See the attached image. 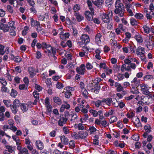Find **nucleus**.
Listing matches in <instances>:
<instances>
[{"label": "nucleus", "instance_id": "8fccbe9b", "mask_svg": "<svg viewBox=\"0 0 154 154\" xmlns=\"http://www.w3.org/2000/svg\"><path fill=\"white\" fill-rule=\"evenodd\" d=\"M101 125L104 128H106V126L108 125L109 123H107L106 120H104L101 121Z\"/></svg>", "mask_w": 154, "mask_h": 154}, {"label": "nucleus", "instance_id": "7c9ffc66", "mask_svg": "<svg viewBox=\"0 0 154 154\" xmlns=\"http://www.w3.org/2000/svg\"><path fill=\"white\" fill-rule=\"evenodd\" d=\"M28 86L25 84L20 85L19 88L20 90H27Z\"/></svg>", "mask_w": 154, "mask_h": 154}, {"label": "nucleus", "instance_id": "0eeeda50", "mask_svg": "<svg viewBox=\"0 0 154 154\" xmlns=\"http://www.w3.org/2000/svg\"><path fill=\"white\" fill-rule=\"evenodd\" d=\"M140 87L143 94L145 95L149 94V89L148 85L142 84L140 85Z\"/></svg>", "mask_w": 154, "mask_h": 154}, {"label": "nucleus", "instance_id": "ddd939ff", "mask_svg": "<svg viewBox=\"0 0 154 154\" xmlns=\"http://www.w3.org/2000/svg\"><path fill=\"white\" fill-rule=\"evenodd\" d=\"M30 20V24L31 25L32 27L33 26H38L40 25V23L35 20H34L32 18H31Z\"/></svg>", "mask_w": 154, "mask_h": 154}, {"label": "nucleus", "instance_id": "a18cd8bd", "mask_svg": "<svg viewBox=\"0 0 154 154\" xmlns=\"http://www.w3.org/2000/svg\"><path fill=\"white\" fill-rule=\"evenodd\" d=\"M143 28V29L144 31L147 34L149 33L150 29L146 25L144 26Z\"/></svg>", "mask_w": 154, "mask_h": 154}, {"label": "nucleus", "instance_id": "bf43d9fd", "mask_svg": "<svg viewBox=\"0 0 154 154\" xmlns=\"http://www.w3.org/2000/svg\"><path fill=\"white\" fill-rule=\"evenodd\" d=\"M131 138L136 141H137L139 140V136L136 134H134L132 136Z\"/></svg>", "mask_w": 154, "mask_h": 154}, {"label": "nucleus", "instance_id": "680f3d73", "mask_svg": "<svg viewBox=\"0 0 154 154\" xmlns=\"http://www.w3.org/2000/svg\"><path fill=\"white\" fill-rule=\"evenodd\" d=\"M69 144L70 147L71 148H73L75 146L74 141L73 140H71L69 142Z\"/></svg>", "mask_w": 154, "mask_h": 154}, {"label": "nucleus", "instance_id": "13d9d810", "mask_svg": "<svg viewBox=\"0 0 154 154\" xmlns=\"http://www.w3.org/2000/svg\"><path fill=\"white\" fill-rule=\"evenodd\" d=\"M63 84L60 82H58L57 84L56 85V87L59 89H60L62 88L63 87Z\"/></svg>", "mask_w": 154, "mask_h": 154}, {"label": "nucleus", "instance_id": "2eb2a0df", "mask_svg": "<svg viewBox=\"0 0 154 154\" xmlns=\"http://www.w3.org/2000/svg\"><path fill=\"white\" fill-rule=\"evenodd\" d=\"M74 14L78 21L80 22L83 20L84 17L80 14L79 12L75 13Z\"/></svg>", "mask_w": 154, "mask_h": 154}, {"label": "nucleus", "instance_id": "5701e85b", "mask_svg": "<svg viewBox=\"0 0 154 154\" xmlns=\"http://www.w3.org/2000/svg\"><path fill=\"white\" fill-rule=\"evenodd\" d=\"M102 101L103 102L106 103L107 105L110 106L112 102V99L110 98H108L106 99L104 98L103 99Z\"/></svg>", "mask_w": 154, "mask_h": 154}, {"label": "nucleus", "instance_id": "864d4df0", "mask_svg": "<svg viewBox=\"0 0 154 154\" xmlns=\"http://www.w3.org/2000/svg\"><path fill=\"white\" fill-rule=\"evenodd\" d=\"M34 97L35 98L38 99H39V93L37 91H34L33 93Z\"/></svg>", "mask_w": 154, "mask_h": 154}, {"label": "nucleus", "instance_id": "0e129e2a", "mask_svg": "<svg viewBox=\"0 0 154 154\" xmlns=\"http://www.w3.org/2000/svg\"><path fill=\"white\" fill-rule=\"evenodd\" d=\"M20 152L21 153H24L25 154H29L28 153V150L26 148H24L20 150Z\"/></svg>", "mask_w": 154, "mask_h": 154}, {"label": "nucleus", "instance_id": "412c9836", "mask_svg": "<svg viewBox=\"0 0 154 154\" xmlns=\"http://www.w3.org/2000/svg\"><path fill=\"white\" fill-rule=\"evenodd\" d=\"M37 146L38 149L41 150L44 148L43 143L40 140L36 141Z\"/></svg>", "mask_w": 154, "mask_h": 154}, {"label": "nucleus", "instance_id": "b1692460", "mask_svg": "<svg viewBox=\"0 0 154 154\" xmlns=\"http://www.w3.org/2000/svg\"><path fill=\"white\" fill-rule=\"evenodd\" d=\"M0 28L3 30L4 32H6L8 31L9 29L8 25L6 24L4 25H1V26L0 27Z\"/></svg>", "mask_w": 154, "mask_h": 154}, {"label": "nucleus", "instance_id": "79ce46f5", "mask_svg": "<svg viewBox=\"0 0 154 154\" xmlns=\"http://www.w3.org/2000/svg\"><path fill=\"white\" fill-rule=\"evenodd\" d=\"M45 82L46 84L47 85L48 87L51 88L52 87L51 82V79H47L45 81Z\"/></svg>", "mask_w": 154, "mask_h": 154}, {"label": "nucleus", "instance_id": "393cba45", "mask_svg": "<svg viewBox=\"0 0 154 154\" xmlns=\"http://www.w3.org/2000/svg\"><path fill=\"white\" fill-rule=\"evenodd\" d=\"M21 109L23 111H26L28 109V105L25 103H22L20 106Z\"/></svg>", "mask_w": 154, "mask_h": 154}, {"label": "nucleus", "instance_id": "4c0bfd02", "mask_svg": "<svg viewBox=\"0 0 154 154\" xmlns=\"http://www.w3.org/2000/svg\"><path fill=\"white\" fill-rule=\"evenodd\" d=\"M80 6L78 4L75 5L73 7V10L74 11V13H78V11L80 9Z\"/></svg>", "mask_w": 154, "mask_h": 154}, {"label": "nucleus", "instance_id": "dca6fc26", "mask_svg": "<svg viewBox=\"0 0 154 154\" xmlns=\"http://www.w3.org/2000/svg\"><path fill=\"white\" fill-rule=\"evenodd\" d=\"M54 102L58 105H61L62 101L61 99L58 97H54L53 98Z\"/></svg>", "mask_w": 154, "mask_h": 154}, {"label": "nucleus", "instance_id": "58836bf2", "mask_svg": "<svg viewBox=\"0 0 154 154\" xmlns=\"http://www.w3.org/2000/svg\"><path fill=\"white\" fill-rule=\"evenodd\" d=\"M102 102H103L102 100H99L96 101L94 102V105L95 106V107H99L101 105Z\"/></svg>", "mask_w": 154, "mask_h": 154}, {"label": "nucleus", "instance_id": "37998d69", "mask_svg": "<svg viewBox=\"0 0 154 154\" xmlns=\"http://www.w3.org/2000/svg\"><path fill=\"white\" fill-rule=\"evenodd\" d=\"M89 112L92 114L93 116L94 117H97L98 116L97 111L94 109H91Z\"/></svg>", "mask_w": 154, "mask_h": 154}, {"label": "nucleus", "instance_id": "7ed1b4c3", "mask_svg": "<svg viewBox=\"0 0 154 154\" xmlns=\"http://www.w3.org/2000/svg\"><path fill=\"white\" fill-rule=\"evenodd\" d=\"M76 70L79 74L83 75L86 71L85 65L81 64L79 67L76 68Z\"/></svg>", "mask_w": 154, "mask_h": 154}, {"label": "nucleus", "instance_id": "4d7b16f0", "mask_svg": "<svg viewBox=\"0 0 154 154\" xmlns=\"http://www.w3.org/2000/svg\"><path fill=\"white\" fill-rule=\"evenodd\" d=\"M72 34L74 36H76L78 34V31L77 30L73 27L72 28Z\"/></svg>", "mask_w": 154, "mask_h": 154}, {"label": "nucleus", "instance_id": "de8ad7c7", "mask_svg": "<svg viewBox=\"0 0 154 154\" xmlns=\"http://www.w3.org/2000/svg\"><path fill=\"white\" fill-rule=\"evenodd\" d=\"M5 135H6L7 136L10 137L9 136L7 135L4 131L0 129V142L2 137Z\"/></svg>", "mask_w": 154, "mask_h": 154}, {"label": "nucleus", "instance_id": "a19ab883", "mask_svg": "<svg viewBox=\"0 0 154 154\" xmlns=\"http://www.w3.org/2000/svg\"><path fill=\"white\" fill-rule=\"evenodd\" d=\"M17 94V91L15 90L12 89L11 93V95L13 97H15Z\"/></svg>", "mask_w": 154, "mask_h": 154}, {"label": "nucleus", "instance_id": "f8f14e48", "mask_svg": "<svg viewBox=\"0 0 154 154\" xmlns=\"http://www.w3.org/2000/svg\"><path fill=\"white\" fill-rule=\"evenodd\" d=\"M67 118L64 117H61L58 121V124L60 126H62L67 121Z\"/></svg>", "mask_w": 154, "mask_h": 154}, {"label": "nucleus", "instance_id": "6ab92c4d", "mask_svg": "<svg viewBox=\"0 0 154 154\" xmlns=\"http://www.w3.org/2000/svg\"><path fill=\"white\" fill-rule=\"evenodd\" d=\"M60 138L62 143L65 145L68 144V140L67 137L64 135H62L60 136Z\"/></svg>", "mask_w": 154, "mask_h": 154}, {"label": "nucleus", "instance_id": "72a5a7b5", "mask_svg": "<svg viewBox=\"0 0 154 154\" xmlns=\"http://www.w3.org/2000/svg\"><path fill=\"white\" fill-rule=\"evenodd\" d=\"M102 36L101 35L98 33L97 34L95 35V40L96 42H98L99 41L101 42L100 38Z\"/></svg>", "mask_w": 154, "mask_h": 154}, {"label": "nucleus", "instance_id": "49530a36", "mask_svg": "<svg viewBox=\"0 0 154 154\" xmlns=\"http://www.w3.org/2000/svg\"><path fill=\"white\" fill-rule=\"evenodd\" d=\"M3 103L8 107L11 105V103L10 102V101L7 100H4Z\"/></svg>", "mask_w": 154, "mask_h": 154}, {"label": "nucleus", "instance_id": "f257e3e1", "mask_svg": "<svg viewBox=\"0 0 154 154\" xmlns=\"http://www.w3.org/2000/svg\"><path fill=\"white\" fill-rule=\"evenodd\" d=\"M113 16V13L111 11H109L108 14L103 13L101 15V19L104 23H108L110 21V18Z\"/></svg>", "mask_w": 154, "mask_h": 154}, {"label": "nucleus", "instance_id": "473e14b6", "mask_svg": "<svg viewBox=\"0 0 154 154\" xmlns=\"http://www.w3.org/2000/svg\"><path fill=\"white\" fill-rule=\"evenodd\" d=\"M117 120V118L115 116H112L110 118L109 121H110V123H114L116 122Z\"/></svg>", "mask_w": 154, "mask_h": 154}, {"label": "nucleus", "instance_id": "338daca9", "mask_svg": "<svg viewBox=\"0 0 154 154\" xmlns=\"http://www.w3.org/2000/svg\"><path fill=\"white\" fill-rule=\"evenodd\" d=\"M37 43V40L36 39H34L33 41L31 43V47L34 48L36 44Z\"/></svg>", "mask_w": 154, "mask_h": 154}, {"label": "nucleus", "instance_id": "603ef678", "mask_svg": "<svg viewBox=\"0 0 154 154\" xmlns=\"http://www.w3.org/2000/svg\"><path fill=\"white\" fill-rule=\"evenodd\" d=\"M64 94L65 97L67 98H69L70 96L72 95L71 92H69L66 91L65 93Z\"/></svg>", "mask_w": 154, "mask_h": 154}, {"label": "nucleus", "instance_id": "c756f323", "mask_svg": "<svg viewBox=\"0 0 154 154\" xmlns=\"http://www.w3.org/2000/svg\"><path fill=\"white\" fill-rule=\"evenodd\" d=\"M8 24L9 25L8 27L10 29H15V27L14 26V21H11L9 22Z\"/></svg>", "mask_w": 154, "mask_h": 154}, {"label": "nucleus", "instance_id": "c03bdc74", "mask_svg": "<svg viewBox=\"0 0 154 154\" xmlns=\"http://www.w3.org/2000/svg\"><path fill=\"white\" fill-rule=\"evenodd\" d=\"M151 127L149 125H147L144 127V129L148 133H149L151 131Z\"/></svg>", "mask_w": 154, "mask_h": 154}, {"label": "nucleus", "instance_id": "4be33fe9", "mask_svg": "<svg viewBox=\"0 0 154 154\" xmlns=\"http://www.w3.org/2000/svg\"><path fill=\"white\" fill-rule=\"evenodd\" d=\"M28 71L29 73L32 76H34L35 75V71L34 68L32 67H30L28 68Z\"/></svg>", "mask_w": 154, "mask_h": 154}, {"label": "nucleus", "instance_id": "3c124183", "mask_svg": "<svg viewBox=\"0 0 154 154\" xmlns=\"http://www.w3.org/2000/svg\"><path fill=\"white\" fill-rule=\"evenodd\" d=\"M117 78L119 81H121L124 78V76L123 74L119 73L117 76Z\"/></svg>", "mask_w": 154, "mask_h": 154}, {"label": "nucleus", "instance_id": "2f4dec72", "mask_svg": "<svg viewBox=\"0 0 154 154\" xmlns=\"http://www.w3.org/2000/svg\"><path fill=\"white\" fill-rule=\"evenodd\" d=\"M89 130L90 131V134H92L97 131L96 128L94 126H91L89 127Z\"/></svg>", "mask_w": 154, "mask_h": 154}, {"label": "nucleus", "instance_id": "c9c22d12", "mask_svg": "<svg viewBox=\"0 0 154 154\" xmlns=\"http://www.w3.org/2000/svg\"><path fill=\"white\" fill-rule=\"evenodd\" d=\"M10 106L12 112L14 114H16L18 111L17 107L14 106L13 105H11Z\"/></svg>", "mask_w": 154, "mask_h": 154}, {"label": "nucleus", "instance_id": "423d86ee", "mask_svg": "<svg viewBox=\"0 0 154 154\" xmlns=\"http://www.w3.org/2000/svg\"><path fill=\"white\" fill-rule=\"evenodd\" d=\"M115 86L116 88V90L118 92L122 91V94L125 95L126 93V92L124 90L123 87L121 84L118 82H116L115 83Z\"/></svg>", "mask_w": 154, "mask_h": 154}, {"label": "nucleus", "instance_id": "f3484780", "mask_svg": "<svg viewBox=\"0 0 154 154\" xmlns=\"http://www.w3.org/2000/svg\"><path fill=\"white\" fill-rule=\"evenodd\" d=\"M115 5L116 8L124 7L123 4L120 0H117L116 1Z\"/></svg>", "mask_w": 154, "mask_h": 154}, {"label": "nucleus", "instance_id": "6e6552de", "mask_svg": "<svg viewBox=\"0 0 154 154\" xmlns=\"http://www.w3.org/2000/svg\"><path fill=\"white\" fill-rule=\"evenodd\" d=\"M139 86H137L133 85H131L130 87V92L134 94H139V91L138 87Z\"/></svg>", "mask_w": 154, "mask_h": 154}, {"label": "nucleus", "instance_id": "a878e982", "mask_svg": "<svg viewBox=\"0 0 154 154\" xmlns=\"http://www.w3.org/2000/svg\"><path fill=\"white\" fill-rule=\"evenodd\" d=\"M6 149L7 150H5V151L4 152V154L7 153V154H9L8 153L7 151L10 153H12L14 152L13 149H12V148L11 146H6Z\"/></svg>", "mask_w": 154, "mask_h": 154}, {"label": "nucleus", "instance_id": "774afa93", "mask_svg": "<svg viewBox=\"0 0 154 154\" xmlns=\"http://www.w3.org/2000/svg\"><path fill=\"white\" fill-rule=\"evenodd\" d=\"M7 8L8 9V11L11 14L13 13V9L11 7L10 5H8L7 6Z\"/></svg>", "mask_w": 154, "mask_h": 154}, {"label": "nucleus", "instance_id": "ea45409f", "mask_svg": "<svg viewBox=\"0 0 154 154\" xmlns=\"http://www.w3.org/2000/svg\"><path fill=\"white\" fill-rule=\"evenodd\" d=\"M0 83L2 84V86L6 85L7 84L5 79L3 77L0 78Z\"/></svg>", "mask_w": 154, "mask_h": 154}, {"label": "nucleus", "instance_id": "aec40b11", "mask_svg": "<svg viewBox=\"0 0 154 154\" xmlns=\"http://www.w3.org/2000/svg\"><path fill=\"white\" fill-rule=\"evenodd\" d=\"M1 91L3 93H8L10 91V90L6 86V85H3L1 87Z\"/></svg>", "mask_w": 154, "mask_h": 154}, {"label": "nucleus", "instance_id": "09e8293b", "mask_svg": "<svg viewBox=\"0 0 154 154\" xmlns=\"http://www.w3.org/2000/svg\"><path fill=\"white\" fill-rule=\"evenodd\" d=\"M82 91L83 96L85 97H86L88 94V92L86 90L85 88H83L82 90Z\"/></svg>", "mask_w": 154, "mask_h": 154}, {"label": "nucleus", "instance_id": "20e7f679", "mask_svg": "<svg viewBox=\"0 0 154 154\" xmlns=\"http://www.w3.org/2000/svg\"><path fill=\"white\" fill-rule=\"evenodd\" d=\"M125 11L124 7L116 8L114 11L115 13L116 14H118L120 17L124 16Z\"/></svg>", "mask_w": 154, "mask_h": 154}, {"label": "nucleus", "instance_id": "69168bd1", "mask_svg": "<svg viewBox=\"0 0 154 154\" xmlns=\"http://www.w3.org/2000/svg\"><path fill=\"white\" fill-rule=\"evenodd\" d=\"M63 131L65 134H67L69 133V131L67 127H64L63 128Z\"/></svg>", "mask_w": 154, "mask_h": 154}, {"label": "nucleus", "instance_id": "e2e57ef3", "mask_svg": "<svg viewBox=\"0 0 154 154\" xmlns=\"http://www.w3.org/2000/svg\"><path fill=\"white\" fill-rule=\"evenodd\" d=\"M71 136L72 137H74L76 139H77L79 138V135H78V134H77L75 132L72 133L71 134Z\"/></svg>", "mask_w": 154, "mask_h": 154}, {"label": "nucleus", "instance_id": "a211bd4d", "mask_svg": "<svg viewBox=\"0 0 154 154\" xmlns=\"http://www.w3.org/2000/svg\"><path fill=\"white\" fill-rule=\"evenodd\" d=\"M70 107V105L69 104H67L66 105L63 104L60 109V110L61 112L64 111L65 109H69Z\"/></svg>", "mask_w": 154, "mask_h": 154}, {"label": "nucleus", "instance_id": "f704fd0d", "mask_svg": "<svg viewBox=\"0 0 154 154\" xmlns=\"http://www.w3.org/2000/svg\"><path fill=\"white\" fill-rule=\"evenodd\" d=\"M134 17L137 19H142L143 18V14L141 13H136L134 15Z\"/></svg>", "mask_w": 154, "mask_h": 154}, {"label": "nucleus", "instance_id": "9b49d317", "mask_svg": "<svg viewBox=\"0 0 154 154\" xmlns=\"http://www.w3.org/2000/svg\"><path fill=\"white\" fill-rule=\"evenodd\" d=\"M131 85L139 86L140 85V80L136 77H135L131 82Z\"/></svg>", "mask_w": 154, "mask_h": 154}, {"label": "nucleus", "instance_id": "39448f33", "mask_svg": "<svg viewBox=\"0 0 154 154\" xmlns=\"http://www.w3.org/2000/svg\"><path fill=\"white\" fill-rule=\"evenodd\" d=\"M81 40L82 43L85 45L88 43L90 41L89 36L86 34L82 35L81 37Z\"/></svg>", "mask_w": 154, "mask_h": 154}, {"label": "nucleus", "instance_id": "4468645a", "mask_svg": "<svg viewBox=\"0 0 154 154\" xmlns=\"http://www.w3.org/2000/svg\"><path fill=\"white\" fill-rule=\"evenodd\" d=\"M11 59L13 60L15 62L19 63L21 62L22 60V59L19 56H14L12 54L11 55Z\"/></svg>", "mask_w": 154, "mask_h": 154}, {"label": "nucleus", "instance_id": "5fc2aeb1", "mask_svg": "<svg viewBox=\"0 0 154 154\" xmlns=\"http://www.w3.org/2000/svg\"><path fill=\"white\" fill-rule=\"evenodd\" d=\"M101 80H102L100 78H97L93 81V82L95 83V84H99V83H100Z\"/></svg>", "mask_w": 154, "mask_h": 154}, {"label": "nucleus", "instance_id": "bb28decb", "mask_svg": "<svg viewBox=\"0 0 154 154\" xmlns=\"http://www.w3.org/2000/svg\"><path fill=\"white\" fill-rule=\"evenodd\" d=\"M135 38L138 43H141L143 42L142 38L140 35H136L135 36Z\"/></svg>", "mask_w": 154, "mask_h": 154}, {"label": "nucleus", "instance_id": "6e6d98bb", "mask_svg": "<svg viewBox=\"0 0 154 154\" xmlns=\"http://www.w3.org/2000/svg\"><path fill=\"white\" fill-rule=\"evenodd\" d=\"M66 90L69 92H71V91H74V89L73 87L67 86L66 88Z\"/></svg>", "mask_w": 154, "mask_h": 154}, {"label": "nucleus", "instance_id": "1a4fd4ad", "mask_svg": "<svg viewBox=\"0 0 154 154\" xmlns=\"http://www.w3.org/2000/svg\"><path fill=\"white\" fill-rule=\"evenodd\" d=\"M79 45L80 47H82V50L83 51V52H85V53L88 54V51L91 52V50H93V49H89L86 47V45H84V46H83V44L81 42H79Z\"/></svg>", "mask_w": 154, "mask_h": 154}, {"label": "nucleus", "instance_id": "052dcab7", "mask_svg": "<svg viewBox=\"0 0 154 154\" xmlns=\"http://www.w3.org/2000/svg\"><path fill=\"white\" fill-rule=\"evenodd\" d=\"M78 128L79 130H83L84 129V128L83 124L82 123H79L78 125Z\"/></svg>", "mask_w": 154, "mask_h": 154}, {"label": "nucleus", "instance_id": "9d476101", "mask_svg": "<svg viewBox=\"0 0 154 154\" xmlns=\"http://www.w3.org/2000/svg\"><path fill=\"white\" fill-rule=\"evenodd\" d=\"M88 133L85 131H79L78 133V135L79 138L84 139L86 138L88 135Z\"/></svg>", "mask_w": 154, "mask_h": 154}, {"label": "nucleus", "instance_id": "c85d7f7f", "mask_svg": "<svg viewBox=\"0 0 154 154\" xmlns=\"http://www.w3.org/2000/svg\"><path fill=\"white\" fill-rule=\"evenodd\" d=\"M130 23L132 26L137 25L138 22L135 19L132 18L130 19Z\"/></svg>", "mask_w": 154, "mask_h": 154}, {"label": "nucleus", "instance_id": "e433bc0d", "mask_svg": "<svg viewBox=\"0 0 154 154\" xmlns=\"http://www.w3.org/2000/svg\"><path fill=\"white\" fill-rule=\"evenodd\" d=\"M20 104V102L19 100L16 99L14 101L13 105L14 106H15L16 107H18L21 106Z\"/></svg>", "mask_w": 154, "mask_h": 154}, {"label": "nucleus", "instance_id": "f03ea898", "mask_svg": "<svg viewBox=\"0 0 154 154\" xmlns=\"http://www.w3.org/2000/svg\"><path fill=\"white\" fill-rule=\"evenodd\" d=\"M91 12L88 11H86L85 12V18L88 21H91L93 20V15L94 14V11L93 8H90Z\"/></svg>", "mask_w": 154, "mask_h": 154}, {"label": "nucleus", "instance_id": "cd10ccee", "mask_svg": "<svg viewBox=\"0 0 154 154\" xmlns=\"http://www.w3.org/2000/svg\"><path fill=\"white\" fill-rule=\"evenodd\" d=\"M46 49L47 51H45V52H48V53H50V54L52 53H53V51H56L55 48L52 47L51 46L48 48Z\"/></svg>", "mask_w": 154, "mask_h": 154}]
</instances>
